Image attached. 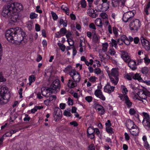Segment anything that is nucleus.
I'll return each mask as SVG.
<instances>
[{
	"label": "nucleus",
	"mask_w": 150,
	"mask_h": 150,
	"mask_svg": "<svg viewBox=\"0 0 150 150\" xmlns=\"http://www.w3.org/2000/svg\"><path fill=\"white\" fill-rule=\"evenodd\" d=\"M8 89L5 86H0V104H5L8 102L10 96L7 93Z\"/></svg>",
	"instance_id": "obj_1"
},
{
	"label": "nucleus",
	"mask_w": 150,
	"mask_h": 150,
	"mask_svg": "<svg viewBox=\"0 0 150 150\" xmlns=\"http://www.w3.org/2000/svg\"><path fill=\"white\" fill-rule=\"evenodd\" d=\"M14 6L13 4L8 3L5 5L2 9L1 15L6 18L10 17L11 14L13 11V7Z\"/></svg>",
	"instance_id": "obj_2"
},
{
	"label": "nucleus",
	"mask_w": 150,
	"mask_h": 150,
	"mask_svg": "<svg viewBox=\"0 0 150 150\" xmlns=\"http://www.w3.org/2000/svg\"><path fill=\"white\" fill-rule=\"evenodd\" d=\"M128 9H125V12L123 14L122 19L123 21L125 22H127L130 21L136 13L135 11L132 10L131 11H126Z\"/></svg>",
	"instance_id": "obj_3"
},
{
	"label": "nucleus",
	"mask_w": 150,
	"mask_h": 150,
	"mask_svg": "<svg viewBox=\"0 0 150 150\" xmlns=\"http://www.w3.org/2000/svg\"><path fill=\"white\" fill-rule=\"evenodd\" d=\"M141 26V22L138 19H134L130 23L129 26L131 30H137Z\"/></svg>",
	"instance_id": "obj_4"
},
{
	"label": "nucleus",
	"mask_w": 150,
	"mask_h": 150,
	"mask_svg": "<svg viewBox=\"0 0 150 150\" xmlns=\"http://www.w3.org/2000/svg\"><path fill=\"white\" fill-rule=\"evenodd\" d=\"M14 31L13 28L7 30L6 32L5 36L7 40L12 43L14 42V38L15 35L14 34Z\"/></svg>",
	"instance_id": "obj_5"
},
{
	"label": "nucleus",
	"mask_w": 150,
	"mask_h": 150,
	"mask_svg": "<svg viewBox=\"0 0 150 150\" xmlns=\"http://www.w3.org/2000/svg\"><path fill=\"white\" fill-rule=\"evenodd\" d=\"M143 116V120L142 123L146 129H149L150 128V120L149 115L147 113L144 112L142 113Z\"/></svg>",
	"instance_id": "obj_6"
},
{
	"label": "nucleus",
	"mask_w": 150,
	"mask_h": 150,
	"mask_svg": "<svg viewBox=\"0 0 150 150\" xmlns=\"http://www.w3.org/2000/svg\"><path fill=\"white\" fill-rule=\"evenodd\" d=\"M98 89L95 91L94 94L100 100L105 101L106 98L103 95L101 90L102 86L101 85H99L97 86Z\"/></svg>",
	"instance_id": "obj_7"
},
{
	"label": "nucleus",
	"mask_w": 150,
	"mask_h": 150,
	"mask_svg": "<svg viewBox=\"0 0 150 150\" xmlns=\"http://www.w3.org/2000/svg\"><path fill=\"white\" fill-rule=\"evenodd\" d=\"M69 75L73 80L77 82H79L81 79L80 73L74 69L72 70L69 73Z\"/></svg>",
	"instance_id": "obj_8"
},
{
	"label": "nucleus",
	"mask_w": 150,
	"mask_h": 150,
	"mask_svg": "<svg viewBox=\"0 0 150 150\" xmlns=\"http://www.w3.org/2000/svg\"><path fill=\"white\" fill-rule=\"evenodd\" d=\"M62 116V112L60 109L58 107L55 108L53 113V116L54 121H57L61 119Z\"/></svg>",
	"instance_id": "obj_9"
},
{
	"label": "nucleus",
	"mask_w": 150,
	"mask_h": 150,
	"mask_svg": "<svg viewBox=\"0 0 150 150\" xmlns=\"http://www.w3.org/2000/svg\"><path fill=\"white\" fill-rule=\"evenodd\" d=\"M110 3H104L102 4H98L96 10L98 11H107L109 8Z\"/></svg>",
	"instance_id": "obj_10"
},
{
	"label": "nucleus",
	"mask_w": 150,
	"mask_h": 150,
	"mask_svg": "<svg viewBox=\"0 0 150 150\" xmlns=\"http://www.w3.org/2000/svg\"><path fill=\"white\" fill-rule=\"evenodd\" d=\"M112 6L114 7H117L120 6L122 7V10L123 12H125V9H128V8L126 6L122 5L121 3V0H112Z\"/></svg>",
	"instance_id": "obj_11"
},
{
	"label": "nucleus",
	"mask_w": 150,
	"mask_h": 150,
	"mask_svg": "<svg viewBox=\"0 0 150 150\" xmlns=\"http://www.w3.org/2000/svg\"><path fill=\"white\" fill-rule=\"evenodd\" d=\"M119 97L120 98V99L125 101V102L126 104L127 107H130L131 106L132 103L130 101L127 95L124 96L121 94H119Z\"/></svg>",
	"instance_id": "obj_12"
},
{
	"label": "nucleus",
	"mask_w": 150,
	"mask_h": 150,
	"mask_svg": "<svg viewBox=\"0 0 150 150\" xmlns=\"http://www.w3.org/2000/svg\"><path fill=\"white\" fill-rule=\"evenodd\" d=\"M107 73L109 76H111L118 77L119 75L118 68H112L110 71H108Z\"/></svg>",
	"instance_id": "obj_13"
},
{
	"label": "nucleus",
	"mask_w": 150,
	"mask_h": 150,
	"mask_svg": "<svg viewBox=\"0 0 150 150\" xmlns=\"http://www.w3.org/2000/svg\"><path fill=\"white\" fill-rule=\"evenodd\" d=\"M10 20L13 22H17L20 19V17L18 14L17 12L13 11L10 16Z\"/></svg>",
	"instance_id": "obj_14"
},
{
	"label": "nucleus",
	"mask_w": 150,
	"mask_h": 150,
	"mask_svg": "<svg viewBox=\"0 0 150 150\" xmlns=\"http://www.w3.org/2000/svg\"><path fill=\"white\" fill-rule=\"evenodd\" d=\"M121 56L123 60L126 62L130 61V58L127 52L123 51H121Z\"/></svg>",
	"instance_id": "obj_15"
},
{
	"label": "nucleus",
	"mask_w": 150,
	"mask_h": 150,
	"mask_svg": "<svg viewBox=\"0 0 150 150\" xmlns=\"http://www.w3.org/2000/svg\"><path fill=\"white\" fill-rule=\"evenodd\" d=\"M141 40L142 45L145 49L147 50H150V46L149 41L143 37L141 38Z\"/></svg>",
	"instance_id": "obj_16"
},
{
	"label": "nucleus",
	"mask_w": 150,
	"mask_h": 150,
	"mask_svg": "<svg viewBox=\"0 0 150 150\" xmlns=\"http://www.w3.org/2000/svg\"><path fill=\"white\" fill-rule=\"evenodd\" d=\"M42 94L44 96L48 97L50 95L53 91H52L50 88H46L42 87L41 88Z\"/></svg>",
	"instance_id": "obj_17"
},
{
	"label": "nucleus",
	"mask_w": 150,
	"mask_h": 150,
	"mask_svg": "<svg viewBox=\"0 0 150 150\" xmlns=\"http://www.w3.org/2000/svg\"><path fill=\"white\" fill-rule=\"evenodd\" d=\"M105 52H104L102 49H100L98 50L99 56L101 61H103L105 59H109L110 57V56L107 54H104Z\"/></svg>",
	"instance_id": "obj_18"
},
{
	"label": "nucleus",
	"mask_w": 150,
	"mask_h": 150,
	"mask_svg": "<svg viewBox=\"0 0 150 150\" xmlns=\"http://www.w3.org/2000/svg\"><path fill=\"white\" fill-rule=\"evenodd\" d=\"M11 4H13L14 6L13 7V11L17 12V11H19L23 10V8L22 5L20 4L17 3H11Z\"/></svg>",
	"instance_id": "obj_19"
},
{
	"label": "nucleus",
	"mask_w": 150,
	"mask_h": 150,
	"mask_svg": "<svg viewBox=\"0 0 150 150\" xmlns=\"http://www.w3.org/2000/svg\"><path fill=\"white\" fill-rule=\"evenodd\" d=\"M129 131L132 135L135 136L138 135L139 132V129L137 126L129 129Z\"/></svg>",
	"instance_id": "obj_20"
},
{
	"label": "nucleus",
	"mask_w": 150,
	"mask_h": 150,
	"mask_svg": "<svg viewBox=\"0 0 150 150\" xmlns=\"http://www.w3.org/2000/svg\"><path fill=\"white\" fill-rule=\"evenodd\" d=\"M115 87L111 86L109 83H107L104 88V91L105 92L109 93L114 91Z\"/></svg>",
	"instance_id": "obj_21"
},
{
	"label": "nucleus",
	"mask_w": 150,
	"mask_h": 150,
	"mask_svg": "<svg viewBox=\"0 0 150 150\" xmlns=\"http://www.w3.org/2000/svg\"><path fill=\"white\" fill-rule=\"evenodd\" d=\"M59 83L58 80H56L54 81L51 85L50 88L53 91H56V90L59 88Z\"/></svg>",
	"instance_id": "obj_22"
},
{
	"label": "nucleus",
	"mask_w": 150,
	"mask_h": 150,
	"mask_svg": "<svg viewBox=\"0 0 150 150\" xmlns=\"http://www.w3.org/2000/svg\"><path fill=\"white\" fill-rule=\"evenodd\" d=\"M95 108L97 111L101 115L103 114L105 112L103 107L99 104H96L95 105Z\"/></svg>",
	"instance_id": "obj_23"
},
{
	"label": "nucleus",
	"mask_w": 150,
	"mask_h": 150,
	"mask_svg": "<svg viewBox=\"0 0 150 150\" xmlns=\"http://www.w3.org/2000/svg\"><path fill=\"white\" fill-rule=\"evenodd\" d=\"M66 30L65 28H62L59 32H57L55 34V36L57 38H59L61 36L64 35L66 33Z\"/></svg>",
	"instance_id": "obj_24"
},
{
	"label": "nucleus",
	"mask_w": 150,
	"mask_h": 150,
	"mask_svg": "<svg viewBox=\"0 0 150 150\" xmlns=\"http://www.w3.org/2000/svg\"><path fill=\"white\" fill-rule=\"evenodd\" d=\"M77 82L74 80H69L68 82L67 85L68 87L70 88H73L77 86Z\"/></svg>",
	"instance_id": "obj_25"
},
{
	"label": "nucleus",
	"mask_w": 150,
	"mask_h": 150,
	"mask_svg": "<svg viewBox=\"0 0 150 150\" xmlns=\"http://www.w3.org/2000/svg\"><path fill=\"white\" fill-rule=\"evenodd\" d=\"M87 12L88 15L92 18H95L97 17V15L95 13L94 10L92 8L88 9Z\"/></svg>",
	"instance_id": "obj_26"
},
{
	"label": "nucleus",
	"mask_w": 150,
	"mask_h": 150,
	"mask_svg": "<svg viewBox=\"0 0 150 150\" xmlns=\"http://www.w3.org/2000/svg\"><path fill=\"white\" fill-rule=\"evenodd\" d=\"M138 96L139 97L142 99H145L146 98L145 91L142 90H140L138 91Z\"/></svg>",
	"instance_id": "obj_27"
},
{
	"label": "nucleus",
	"mask_w": 150,
	"mask_h": 150,
	"mask_svg": "<svg viewBox=\"0 0 150 150\" xmlns=\"http://www.w3.org/2000/svg\"><path fill=\"white\" fill-rule=\"evenodd\" d=\"M111 82L115 85H117L119 79L118 77L115 76H109Z\"/></svg>",
	"instance_id": "obj_28"
},
{
	"label": "nucleus",
	"mask_w": 150,
	"mask_h": 150,
	"mask_svg": "<svg viewBox=\"0 0 150 150\" xmlns=\"http://www.w3.org/2000/svg\"><path fill=\"white\" fill-rule=\"evenodd\" d=\"M128 65L130 68L133 70H134L136 69L135 65L136 64V62L133 60H131L128 62Z\"/></svg>",
	"instance_id": "obj_29"
},
{
	"label": "nucleus",
	"mask_w": 150,
	"mask_h": 150,
	"mask_svg": "<svg viewBox=\"0 0 150 150\" xmlns=\"http://www.w3.org/2000/svg\"><path fill=\"white\" fill-rule=\"evenodd\" d=\"M135 126H136L134 123V122L131 120H128L127 122V127L129 130L130 128H132L134 127Z\"/></svg>",
	"instance_id": "obj_30"
},
{
	"label": "nucleus",
	"mask_w": 150,
	"mask_h": 150,
	"mask_svg": "<svg viewBox=\"0 0 150 150\" xmlns=\"http://www.w3.org/2000/svg\"><path fill=\"white\" fill-rule=\"evenodd\" d=\"M100 37L99 36L97 35L95 32L94 33L93 35V40L96 43H98L99 42Z\"/></svg>",
	"instance_id": "obj_31"
},
{
	"label": "nucleus",
	"mask_w": 150,
	"mask_h": 150,
	"mask_svg": "<svg viewBox=\"0 0 150 150\" xmlns=\"http://www.w3.org/2000/svg\"><path fill=\"white\" fill-rule=\"evenodd\" d=\"M119 40L118 39L117 40V41H116V40L112 39H111V42L110 43V46L113 47L115 48H117V44L118 43Z\"/></svg>",
	"instance_id": "obj_32"
},
{
	"label": "nucleus",
	"mask_w": 150,
	"mask_h": 150,
	"mask_svg": "<svg viewBox=\"0 0 150 150\" xmlns=\"http://www.w3.org/2000/svg\"><path fill=\"white\" fill-rule=\"evenodd\" d=\"M79 51L80 52L84 51L86 50V46L84 42H81L79 45Z\"/></svg>",
	"instance_id": "obj_33"
},
{
	"label": "nucleus",
	"mask_w": 150,
	"mask_h": 150,
	"mask_svg": "<svg viewBox=\"0 0 150 150\" xmlns=\"http://www.w3.org/2000/svg\"><path fill=\"white\" fill-rule=\"evenodd\" d=\"M132 78L134 79L137 80L139 81H142V80L140 74L138 73H136L134 75H132Z\"/></svg>",
	"instance_id": "obj_34"
},
{
	"label": "nucleus",
	"mask_w": 150,
	"mask_h": 150,
	"mask_svg": "<svg viewBox=\"0 0 150 150\" xmlns=\"http://www.w3.org/2000/svg\"><path fill=\"white\" fill-rule=\"evenodd\" d=\"M35 79L36 78L34 75H32L30 76L28 78L29 81V85H30L32 83L34 82L35 81Z\"/></svg>",
	"instance_id": "obj_35"
},
{
	"label": "nucleus",
	"mask_w": 150,
	"mask_h": 150,
	"mask_svg": "<svg viewBox=\"0 0 150 150\" xmlns=\"http://www.w3.org/2000/svg\"><path fill=\"white\" fill-rule=\"evenodd\" d=\"M121 88L122 92L123 93L122 95L124 96H125V94L127 93L128 91L127 89L125 86L123 85L121 86Z\"/></svg>",
	"instance_id": "obj_36"
},
{
	"label": "nucleus",
	"mask_w": 150,
	"mask_h": 150,
	"mask_svg": "<svg viewBox=\"0 0 150 150\" xmlns=\"http://www.w3.org/2000/svg\"><path fill=\"white\" fill-rule=\"evenodd\" d=\"M68 7V6L67 4L63 5L62 6L61 8L62 9L66 12L67 15H69V13L68 12L69 8Z\"/></svg>",
	"instance_id": "obj_37"
},
{
	"label": "nucleus",
	"mask_w": 150,
	"mask_h": 150,
	"mask_svg": "<svg viewBox=\"0 0 150 150\" xmlns=\"http://www.w3.org/2000/svg\"><path fill=\"white\" fill-rule=\"evenodd\" d=\"M98 79V78L94 76H92L88 78V80L90 82L94 83Z\"/></svg>",
	"instance_id": "obj_38"
},
{
	"label": "nucleus",
	"mask_w": 150,
	"mask_h": 150,
	"mask_svg": "<svg viewBox=\"0 0 150 150\" xmlns=\"http://www.w3.org/2000/svg\"><path fill=\"white\" fill-rule=\"evenodd\" d=\"M96 24L98 26H101L102 25V23L101 20L100 18H97L95 21Z\"/></svg>",
	"instance_id": "obj_39"
},
{
	"label": "nucleus",
	"mask_w": 150,
	"mask_h": 150,
	"mask_svg": "<svg viewBox=\"0 0 150 150\" xmlns=\"http://www.w3.org/2000/svg\"><path fill=\"white\" fill-rule=\"evenodd\" d=\"M63 115L67 117H71V114L69 110H66L64 111L63 112Z\"/></svg>",
	"instance_id": "obj_40"
},
{
	"label": "nucleus",
	"mask_w": 150,
	"mask_h": 150,
	"mask_svg": "<svg viewBox=\"0 0 150 150\" xmlns=\"http://www.w3.org/2000/svg\"><path fill=\"white\" fill-rule=\"evenodd\" d=\"M57 45L60 49L63 52H64L66 48V46L60 42L58 43Z\"/></svg>",
	"instance_id": "obj_41"
},
{
	"label": "nucleus",
	"mask_w": 150,
	"mask_h": 150,
	"mask_svg": "<svg viewBox=\"0 0 150 150\" xmlns=\"http://www.w3.org/2000/svg\"><path fill=\"white\" fill-rule=\"evenodd\" d=\"M13 28L14 30V33L15 35L17 34L20 33L21 32V29L20 28L16 27L15 28Z\"/></svg>",
	"instance_id": "obj_42"
},
{
	"label": "nucleus",
	"mask_w": 150,
	"mask_h": 150,
	"mask_svg": "<svg viewBox=\"0 0 150 150\" xmlns=\"http://www.w3.org/2000/svg\"><path fill=\"white\" fill-rule=\"evenodd\" d=\"M108 43L105 42L102 44V49L104 52H106L108 50Z\"/></svg>",
	"instance_id": "obj_43"
},
{
	"label": "nucleus",
	"mask_w": 150,
	"mask_h": 150,
	"mask_svg": "<svg viewBox=\"0 0 150 150\" xmlns=\"http://www.w3.org/2000/svg\"><path fill=\"white\" fill-rule=\"evenodd\" d=\"M141 71L143 74H146L148 72L149 69L147 67H145L142 68Z\"/></svg>",
	"instance_id": "obj_44"
},
{
	"label": "nucleus",
	"mask_w": 150,
	"mask_h": 150,
	"mask_svg": "<svg viewBox=\"0 0 150 150\" xmlns=\"http://www.w3.org/2000/svg\"><path fill=\"white\" fill-rule=\"evenodd\" d=\"M66 36L67 39H71L72 37L71 33L70 31L67 32L66 34Z\"/></svg>",
	"instance_id": "obj_45"
},
{
	"label": "nucleus",
	"mask_w": 150,
	"mask_h": 150,
	"mask_svg": "<svg viewBox=\"0 0 150 150\" xmlns=\"http://www.w3.org/2000/svg\"><path fill=\"white\" fill-rule=\"evenodd\" d=\"M94 131V129L93 127H88L87 130L88 134L93 133Z\"/></svg>",
	"instance_id": "obj_46"
},
{
	"label": "nucleus",
	"mask_w": 150,
	"mask_h": 150,
	"mask_svg": "<svg viewBox=\"0 0 150 150\" xmlns=\"http://www.w3.org/2000/svg\"><path fill=\"white\" fill-rule=\"evenodd\" d=\"M100 16L103 19H106L108 18V16L107 13L104 12L101 13L100 15Z\"/></svg>",
	"instance_id": "obj_47"
},
{
	"label": "nucleus",
	"mask_w": 150,
	"mask_h": 150,
	"mask_svg": "<svg viewBox=\"0 0 150 150\" xmlns=\"http://www.w3.org/2000/svg\"><path fill=\"white\" fill-rule=\"evenodd\" d=\"M132 74L131 73H129V74H126L125 75L124 77L129 80H131L132 79Z\"/></svg>",
	"instance_id": "obj_48"
},
{
	"label": "nucleus",
	"mask_w": 150,
	"mask_h": 150,
	"mask_svg": "<svg viewBox=\"0 0 150 150\" xmlns=\"http://www.w3.org/2000/svg\"><path fill=\"white\" fill-rule=\"evenodd\" d=\"M68 105H73L74 104L73 100L71 98L69 97L68 98V100L67 102Z\"/></svg>",
	"instance_id": "obj_49"
},
{
	"label": "nucleus",
	"mask_w": 150,
	"mask_h": 150,
	"mask_svg": "<svg viewBox=\"0 0 150 150\" xmlns=\"http://www.w3.org/2000/svg\"><path fill=\"white\" fill-rule=\"evenodd\" d=\"M85 100L88 103H90L93 100V97L91 96H87L85 98Z\"/></svg>",
	"instance_id": "obj_50"
},
{
	"label": "nucleus",
	"mask_w": 150,
	"mask_h": 150,
	"mask_svg": "<svg viewBox=\"0 0 150 150\" xmlns=\"http://www.w3.org/2000/svg\"><path fill=\"white\" fill-rule=\"evenodd\" d=\"M38 14L34 12H32L30 14V18L31 19H33L36 18L38 16Z\"/></svg>",
	"instance_id": "obj_51"
},
{
	"label": "nucleus",
	"mask_w": 150,
	"mask_h": 150,
	"mask_svg": "<svg viewBox=\"0 0 150 150\" xmlns=\"http://www.w3.org/2000/svg\"><path fill=\"white\" fill-rule=\"evenodd\" d=\"M33 26V24L30 22H28L27 23V27L29 30H30L32 29Z\"/></svg>",
	"instance_id": "obj_52"
},
{
	"label": "nucleus",
	"mask_w": 150,
	"mask_h": 150,
	"mask_svg": "<svg viewBox=\"0 0 150 150\" xmlns=\"http://www.w3.org/2000/svg\"><path fill=\"white\" fill-rule=\"evenodd\" d=\"M136 111L133 108H131L129 110V113L131 115H133L136 113Z\"/></svg>",
	"instance_id": "obj_53"
},
{
	"label": "nucleus",
	"mask_w": 150,
	"mask_h": 150,
	"mask_svg": "<svg viewBox=\"0 0 150 150\" xmlns=\"http://www.w3.org/2000/svg\"><path fill=\"white\" fill-rule=\"evenodd\" d=\"M51 13L53 19H54V20H56L57 19L58 16L56 13L53 11H52Z\"/></svg>",
	"instance_id": "obj_54"
},
{
	"label": "nucleus",
	"mask_w": 150,
	"mask_h": 150,
	"mask_svg": "<svg viewBox=\"0 0 150 150\" xmlns=\"http://www.w3.org/2000/svg\"><path fill=\"white\" fill-rule=\"evenodd\" d=\"M106 131L109 133H113L114 132L113 131L111 127H108L106 128Z\"/></svg>",
	"instance_id": "obj_55"
},
{
	"label": "nucleus",
	"mask_w": 150,
	"mask_h": 150,
	"mask_svg": "<svg viewBox=\"0 0 150 150\" xmlns=\"http://www.w3.org/2000/svg\"><path fill=\"white\" fill-rule=\"evenodd\" d=\"M30 119V117L28 115L25 114V117L23 119V120L24 121H29Z\"/></svg>",
	"instance_id": "obj_56"
},
{
	"label": "nucleus",
	"mask_w": 150,
	"mask_h": 150,
	"mask_svg": "<svg viewBox=\"0 0 150 150\" xmlns=\"http://www.w3.org/2000/svg\"><path fill=\"white\" fill-rule=\"evenodd\" d=\"M93 60L92 59H90L89 60V62H88L87 60L86 61L85 63V64L87 66H89V65H92L93 63Z\"/></svg>",
	"instance_id": "obj_57"
},
{
	"label": "nucleus",
	"mask_w": 150,
	"mask_h": 150,
	"mask_svg": "<svg viewBox=\"0 0 150 150\" xmlns=\"http://www.w3.org/2000/svg\"><path fill=\"white\" fill-rule=\"evenodd\" d=\"M6 81V79L5 78L2 76L1 73H0V82H5Z\"/></svg>",
	"instance_id": "obj_58"
},
{
	"label": "nucleus",
	"mask_w": 150,
	"mask_h": 150,
	"mask_svg": "<svg viewBox=\"0 0 150 150\" xmlns=\"http://www.w3.org/2000/svg\"><path fill=\"white\" fill-rule=\"evenodd\" d=\"M124 136L125 140L126 141H128L129 140L130 137L129 134H128L127 133L125 132L124 133Z\"/></svg>",
	"instance_id": "obj_59"
},
{
	"label": "nucleus",
	"mask_w": 150,
	"mask_h": 150,
	"mask_svg": "<svg viewBox=\"0 0 150 150\" xmlns=\"http://www.w3.org/2000/svg\"><path fill=\"white\" fill-rule=\"evenodd\" d=\"M71 68V66L68 65L64 70V71L66 73H67Z\"/></svg>",
	"instance_id": "obj_60"
},
{
	"label": "nucleus",
	"mask_w": 150,
	"mask_h": 150,
	"mask_svg": "<svg viewBox=\"0 0 150 150\" xmlns=\"http://www.w3.org/2000/svg\"><path fill=\"white\" fill-rule=\"evenodd\" d=\"M118 31L119 30L117 29L115 27H113V32L115 36H117L118 35Z\"/></svg>",
	"instance_id": "obj_61"
},
{
	"label": "nucleus",
	"mask_w": 150,
	"mask_h": 150,
	"mask_svg": "<svg viewBox=\"0 0 150 150\" xmlns=\"http://www.w3.org/2000/svg\"><path fill=\"white\" fill-rule=\"evenodd\" d=\"M144 146L145 148L147 149H150V146L148 142L144 143Z\"/></svg>",
	"instance_id": "obj_62"
},
{
	"label": "nucleus",
	"mask_w": 150,
	"mask_h": 150,
	"mask_svg": "<svg viewBox=\"0 0 150 150\" xmlns=\"http://www.w3.org/2000/svg\"><path fill=\"white\" fill-rule=\"evenodd\" d=\"M49 100L50 101H52L53 100L55 101L56 99V97L55 96L52 95L50 96H49Z\"/></svg>",
	"instance_id": "obj_63"
},
{
	"label": "nucleus",
	"mask_w": 150,
	"mask_h": 150,
	"mask_svg": "<svg viewBox=\"0 0 150 150\" xmlns=\"http://www.w3.org/2000/svg\"><path fill=\"white\" fill-rule=\"evenodd\" d=\"M67 41L68 42L70 46H73L74 43V42L72 39H67Z\"/></svg>",
	"instance_id": "obj_64"
}]
</instances>
